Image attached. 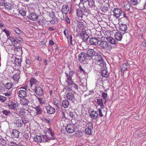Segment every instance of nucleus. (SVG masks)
<instances>
[{
	"label": "nucleus",
	"instance_id": "nucleus-2",
	"mask_svg": "<svg viewBox=\"0 0 146 146\" xmlns=\"http://www.w3.org/2000/svg\"><path fill=\"white\" fill-rule=\"evenodd\" d=\"M113 12L114 16L117 18L121 16V15L123 14V16L121 17V18L124 17L126 19H128V17L126 16L125 13L124 12H123L120 9L115 8L113 9Z\"/></svg>",
	"mask_w": 146,
	"mask_h": 146
},
{
	"label": "nucleus",
	"instance_id": "nucleus-19",
	"mask_svg": "<svg viewBox=\"0 0 146 146\" xmlns=\"http://www.w3.org/2000/svg\"><path fill=\"white\" fill-rule=\"evenodd\" d=\"M20 132L18 131L13 129L12 131L11 135L12 137L15 138H18L19 137Z\"/></svg>",
	"mask_w": 146,
	"mask_h": 146
},
{
	"label": "nucleus",
	"instance_id": "nucleus-51",
	"mask_svg": "<svg viewBox=\"0 0 146 146\" xmlns=\"http://www.w3.org/2000/svg\"><path fill=\"white\" fill-rule=\"evenodd\" d=\"M93 128H86L85 131L88 135H90L91 134L92 129Z\"/></svg>",
	"mask_w": 146,
	"mask_h": 146
},
{
	"label": "nucleus",
	"instance_id": "nucleus-30",
	"mask_svg": "<svg viewBox=\"0 0 146 146\" xmlns=\"http://www.w3.org/2000/svg\"><path fill=\"white\" fill-rule=\"evenodd\" d=\"M30 83L31 87H32L33 85H35L36 86V85L38 84V81L36 79L32 78L30 80Z\"/></svg>",
	"mask_w": 146,
	"mask_h": 146
},
{
	"label": "nucleus",
	"instance_id": "nucleus-17",
	"mask_svg": "<svg viewBox=\"0 0 146 146\" xmlns=\"http://www.w3.org/2000/svg\"><path fill=\"white\" fill-rule=\"evenodd\" d=\"M74 92L73 91L70 90L66 94V98L69 100H73L74 98Z\"/></svg>",
	"mask_w": 146,
	"mask_h": 146
},
{
	"label": "nucleus",
	"instance_id": "nucleus-25",
	"mask_svg": "<svg viewBox=\"0 0 146 146\" xmlns=\"http://www.w3.org/2000/svg\"><path fill=\"white\" fill-rule=\"evenodd\" d=\"M119 29L121 31L125 32L127 30V27L125 24L121 23L120 24L119 27Z\"/></svg>",
	"mask_w": 146,
	"mask_h": 146
},
{
	"label": "nucleus",
	"instance_id": "nucleus-3",
	"mask_svg": "<svg viewBox=\"0 0 146 146\" xmlns=\"http://www.w3.org/2000/svg\"><path fill=\"white\" fill-rule=\"evenodd\" d=\"M66 78V82L68 84L67 87L70 88V86L71 84L73 83V82L72 80V73L71 72L68 73H65Z\"/></svg>",
	"mask_w": 146,
	"mask_h": 146
},
{
	"label": "nucleus",
	"instance_id": "nucleus-47",
	"mask_svg": "<svg viewBox=\"0 0 146 146\" xmlns=\"http://www.w3.org/2000/svg\"><path fill=\"white\" fill-rule=\"evenodd\" d=\"M103 33L106 38V37H110L111 35V33H110V31H108L107 30L104 31H103Z\"/></svg>",
	"mask_w": 146,
	"mask_h": 146
},
{
	"label": "nucleus",
	"instance_id": "nucleus-38",
	"mask_svg": "<svg viewBox=\"0 0 146 146\" xmlns=\"http://www.w3.org/2000/svg\"><path fill=\"white\" fill-rule=\"evenodd\" d=\"M14 86L12 82H8L5 84V88L9 90L12 88Z\"/></svg>",
	"mask_w": 146,
	"mask_h": 146
},
{
	"label": "nucleus",
	"instance_id": "nucleus-26",
	"mask_svg": "<svg viewBox=\"0 0 146 146\" xmlns=\"http://www.w3.org/2000/svg\"><path fill=\"white\" fill-rule=\"evenodd\" d=\"M88 5L89 7L91 8L94 9L96 7L94 0H88Z\"/></svg>",
	"mask_w": 146,
	"mask_h": 146
},
{
	"label": "nucleus",
	"instance_id": "nucleus-56",
	"mask_svg": "<svg viewBox=\"0 0 146 146\" xmlns=\"http://www.w3.org/2000/svg\"><path fill=\"white\" fill-rule=\"evenodd\" d=\"M57 19L56 17H53L52 20L50 21V23L52 24H54L57 22Z\"/></svg>",
	"mask_w": 146,
	"mask_h": 146
},
{
	"label": "nucleus",
	"instance_id": "nucleus-33",
	"mask_svg": "<svg viewBox=\"0 0 146 146\" xmlns=\"http://www.w3.org/2000/svg\"><path fill=\"white\" fill-rule=\"evenodd\" d=\"M9 39L10 40L11 44L14 47L16 46L18 43L17 41L13 37H11L9 38Z\"/></svg>",
	"mask_w": 146,
	"mask_h": 146
},
{
	"label": "nucleus",
	"instance_id": "nucleus-63",
	"mask_svg": "<svg viewBox=\"0 0 146 146\" xmlns=\"http://www.w3.org/2000/svg\"><path fill=\"white\" fill-rule=\"evenodd\" d=\"M66 114H68L70 117H72L74 116V114L72 112L70 111H68V112L66 113Z\"/></svg>",
	"mask_w": 146,
	"mask_h": 146
},
{
	"label": "nucleus",
	"instance_id": "nucleus-49",
	"mask_svg": "<svg viewBox=\"0 0 146 146\" xmlns=\"http://www.w3.org/2000/svg\"><path fill=\"white\" fill-rule=\"evenodd\" d=\"M19 12L22 16H24L26 15V11L25 9L22 8L20 9L19 11Z\"/></svg>",
	"mask_w": 146,
	"mask_h": 146
},
{
	"label": "nucleus",
	"instance_id": "nucleus-58",
	"mask_svg": "<svg viewBox=\"0 0 146 146\" xmlns=\"http://www.w3.org/2000/svg\"><path fill=\"white\" fill-rule=\"evenodd\" d=\"M124 8L126 10L129 11L130 9V5L127 3L126 5H124Z\"/></svg>",
	"mask_w": 146,
	"mask_h": 146
},
{
	"label": "nucleus",
	"instance_id": "nucleus-4",
	"mask_svg": "<svg viewBox=\"0 0 146 146\" xmlns=\"http://www.w3.org/2000/svg\"><path fill=\"white\" fill-rule=\"evenodd\" d=\"M66 129L67 133H72L75 131L76 130L75 126L74 124H69L66 126Z\"/></svg>",
	"mask_w": 146,
	"mask_h": 146
},
{
	"label": "nucleus",
	"instance_id": "nucleus-61",
	"mask_svg": "<svg viewBox=\"0 0 146 146\" xmlns=\"http://www.w3.org/2000/svg\"><path fill=\"white\" fill-rule=\"evenodd\" d=\"M131 4L133 5H136L138 4V2L137 0H131Z\"/></svg>",
	"mask_w": 146,
	"mask_h": 146
},
{
	"label": "nucleus",
	"instance_id": "nucleus-27",
	"mask_svg": "<svg viewBox=\"0 0 146 146\" xmlns=\"http://www.w3.org/2000/svg\"><path fill=\"white\" fill-rule=\"evenodd\" d=\"M36 113H35L34 115L35 116L38 114H41L42 112V110L40 106H37L36 107L34 108Z\"/></svg>",
	"mask_w": 146,
	"mask_h": 146
},
{
	"label": "nucleus",
	"instance_id": "nucleus-31",
	"mask_svg": "<svg viewBox=\"0 0 146 146\" xmlns=\"http://www.w3.org/2000/svg\"><path fill=\"white\" fill-rule=\"evenodd\" d=\"M67 88L68 90H69V89L70 90L73 91L72 90H77L78 89V86L76 84L73 83L71 84L70 88H69L68 87H67Z\"/></svg>",
	"mask_w": 146,
	"mask_h": 146
},
{
	"label": "nucleus",
	"instance_id": "nucleus-37",
	"mask_svg": "<svg viewBox=\"0 0 146 146\" xmlns=\"http://www.w3.org/2000/svg\"><path fill=\"white\" fill-rule=\"evenodd\" d=\"M62 106L64 108H67L69 105L68 101L66 99H64L62 101Z\"/></svg>",
	"mask_w": 146,
	"mask_h": 146
},
{
	"label": "nucleus",
	"instance_id": "nucleus-59",
	"mask_svg": "<svg viewBox=\"0 0 146 146\" xmlns=\"http://www.w3.org/2000/svg\"><path fill=\"white\" fill-rule=\"evenodd\" d=\"M64 33L65 36L68 39L69 36L68 30L66 29H65L64 31Z\"/></svg>",
	"mask_w": 146,
	"mask_h": 146
},
{
	"label": "nucleus",
	"instance_id": "nucleus-29",
	"mask_svg": "<svg viewBox=\"0 0 146 146\" xmlns=\"http://www.w3.org/2000/svg\"><path fill=\"white\" fill-rule=\"evenodd\" d=\"M22 60L20 58H15L14 60V63L15 65H16L20 68L21 66Z\"/></svg>",
	"mask_w": 146,
	"mask_h": 146
},
{
	"label": "nucleus",
	"instance_id": "nucleus-44",
	"mask_svg": "<svg viewBox=\"0 0 146 146\" xmlns=\"http://www.w3.org/2000/svg\"><path fill=\"white\" fill-rule=\"evenodd\" d=\"M68 42L69 41L70 44L73 46L74 45L75 43V40L72 39V36L71 35L69 36V38L68 39Z\"/></svg>",
	"mask_w": 146,
	"mask_h": 146
},
{
	"label": "nucleus",
	"instance_id": "nucleus-20",
	"mask_svg": "<svg viewBox=\"0 0 146 146\" xmlns=\"http://www.w3.org/2000/svg\"><path fill=\"white\" fill-rule=\"evenodd\" d=\"M46 109L47 112L50 114L54 113L55 112V109L50 105L46 106Z\"/></svg>",
	"mask_w": 146,
	"mask_h": 146
},
{
	"label": "nucleus",
	"instance_id": "nucleus-35",
	"mask_svg": "<svg viewBox=\"0 0 146 146\" xmlns=\"http://www.w3.org/2000/svg\"><path fill=\"white\" fill-rule=\"evenodd\" d=\"M20 104L23 105H27L29 103L28 100L26 98H23L20 101Z\"/></svg>",
	"mask_w": 146,
	"mask_h": 146
},
{
	"label": "nucleus",
	"instance_id": "nucleus-1",
	"mask_svg": "<svg viewBox=\"0 0 146 146\" xmlns=\"http://www.w3.org/2000/svg\"><path fill=\"white\" fill-rule=\"evenodd\" d=\"M27 87L26 86L19 88L17 91L18 96L22 98L26 97L27 96Z\"/></svg>",
	"mask_w": 146,
	"mask_h": 146
},
{
	"label": "nucleus",
	"instance_id": "nucleus-10",
	"mask_svg": "<svg viewBox=\"0 0 146 146\" xmlns=\"http://www.w3.org/2000/svg\"><path fill=\"white\" fill-rule=\"evenodd\" d=\"M35 91L36 94L40 96H42L43 94V91L42 88L40 87H36V86L35 85Z\"/></svg>",
	"mask_w": 146,
	"mask_h": 146
},
{
	"label": "nucleus",
	"instance_id": "nucleus-28",
	"mask_svg": "<svg viewBox=\"0 0 146 146\" xmlns=\"http://www.w3.org/2000/svg\"><path fill=\"white\" fill-rule=\"evenodd\" d=\"M4 6L5 8L8 11L13 9V8L12 5L8 2L5 3Z\"/></svg>",
	"mask_w": 146,
	"mask_h": 146
},
{
	"label": "nucleus",
	"instance_id": "nucleus-54",
	"mask_svg": "<svg viewBox=\"0 0 146 146\" xmlns=\"http://www.w3.org/2000/svg\"><path fill=\"white\" fill-rule=\"evenodd\" d=\"M2 112L3 114L5 115H8L11 113L10 111L9 110H3L2 111Z\"/></svg>",
	"mask_w": 146,
	"mask_h": 146
},
{
	"label": "nucleus",
	"instance_id": "nucleus-46",
	"mask_svg": "<svg viewBox=\"0 0 146 146\" xmlns=\"http://www.w3.org/2000/svg\"><path fill=\"white\" fill-rule=\"evenodd\" d=\"M101 96L103 99L105 100V104L106 101L108 99V97L107 94L104 92L102 93Z\"/></svg>",
	"mask_w": 146,
	"mask_h": 146
},
{
	"label": "nucleus",
	"instance_id": "nucleus-13",
	"mask_svg": "<svg viewBox=\"0 0 146 146\" xmlns=\"http://www.w3.org/2000/svg\"><path fill=\"white\" fill-rule=\"evenodd\" d=\"M78 59L81 62H84L86 59H88V57L84 52H82L78 55Z\"/></svg>",
	"mask_w": 146,
	"mask_h": 146
},
{
	"label": "nucleus",
	"instance_id": "nucleus-57",
	"mask_svg": "<svg viewBox=\"0 0 146 146\" xmlns=\"http://www.w3.org/2000/svg\"><path fill=\"white\" fill-rule=\"evenodd\" d=\"M7 143L6 141L3 139H0V144L2 145H5Z\"/></svg>",
	"mask_w": 146,
	"mask_h": 146
},
{
	"label": "nucleus",
	"instance_id": "nucleus-16",
	"mask_svg": "<svg viewBox=\"0 0 146 146\" xmlns=\"http://www.w3.org/2000/svg\"><path fill=\"white\" fill-rule=\"evenodd\" d=\"M80 36L84 41L87 40L89 38V36L87 32L84 31H82L80 34Z\"/></svg>",
	"mask_w": 146,
	"mask_h": 146
},
{
	"label": "nucleus",
	"instance_id": "nucleus-62",
	"mask_svg": "<svg viewBox=\"0 0 146 146\" xmlns=\"http://www.w3.org/2000/svg\"><path fill=\"white\" fill-rule=\"evenodd\" d=\"M15 32L18 34H20L21 32V31L18 28H15L14 30Z\"/></svg>",
	"mask_w": 146,
	"mask_h": 146
},
{
	"label": "nucleus",
	"instance_id": "nucleus-36",
	"mask_svg": "<svg viewBox=\"0 0 146 146\" xmlns=\"http://www.w3.org/2000/svg\"><path fill=\"white\" fill-rule=\"evenodd\" d=\"M29 18L31 20L35 21L38 18V16L35 14L31 13L29 15Z\"/></svg>",
	"mask_w": 146,
	"mask_h": 146
},
{
	"label": "nucleus",
	"instance_id": "nucleus-53",
	"mask_svg": "<svg viewBox=\"0 0 146 146\" xmlns=\"http://www.w3.org/2000/svg\"><path fill=\"white\" fill-rule=\"evenodd\" d=\"M78 26L79 29L81 30H84L85 28V25L83 23H79Z\"/></svg>",
	"mask_w": 146,
	"mask_h": 146
},
{
	"label": "nucleus",
	"instance_id": "nucleus-7",
	"mask_svg": "<svg viewBox=\"0 0 146 146\" xmlns=\"http://www.w3.org/2000/svg\"><path fill=\"white\" fill-rule=\"evenodd\" d=\"M97 54V52L95 51L93 49H89L87 50L86 55L89 58H92L96 56Z\"/></svg>",
	"mask_w": 146,
	"mask_h": 146
},
{
	"label": "nucleus",
	"instance_id": "nucleus-40",
	"mask_svg": "<svg viewBox=\"0 0 146 146\" xmlns=\"http://www.w3.org/2000/svg\"><path fill=\"white\" fill-rule=\"evenodd\" d=\"M101 76L103 77H107L108 75V73L107 70L104 69L101 72Z\"/></svg>",
	"mask_w": 146,
	"mask_h": 146
},
{
	"label": "nucleus",
	"instance_id": "nucleus-6",
	"mask_svg": "<svg viewBox=\"0 0 146 146\" xmlns=\"http://www.w3.org/2000/svg\"><path fill=\"white\" fill-rule=\"evenodd\" d=\"M45 134L46 135L50 137L52 140L54 139H55L53 131L50 128L46 129Z\"/></svg>",
	"mask_w": 146,
	"mask_h": 146
},
{
	"label": "nucleus",
	"instance_id": "nucleus-9",
	"mask_svg": "<svg viewBox=\"0 0 146 146\" xmlns=\"http://www.w3.org/2000/svg\"><path fill=\"white\" fill-rule=\"evenodd\" d=\"M98 46H99L102 49H105L108 46V43L105 41H99Z\"/></svg>",
	"mask_w": 146,
	"mask_h": 146
},
{
	"label": "nucleus",
	"instance_id": "nucleus-42",
	"mask_svg": "<svg viewBox=\"0 0 146 146\" xmlns=\"http://www.w3.org/2000/svg\"><path fill=\"white\" fill-rule=\"evenodd\" d=\"M34 140L36 142L40 143L42 141V139L40 136L36 135L34 138Z\"/></svg>",
	"mask_w": 146,
	"mask_h": 146
},
{
	"label": "nucleus",
	"instance_id": "nucleus-64",
	"mask_svg": "<svg viewBox=\"0 0 146 146\" xmlns=\"http://www.w3.org/2000/svg\"><path fill=\"white\" fill-rule=\"evenodd\" d=\"M98 111L99 116L101 117L103 116L104 115L102 113V110H101V109L99 108L98 109Z\"/></svg>",
	"mask_w": 146,
	"mask_h": 146
},
{
	"label": "nucleus",
	"instance_id": "nucleus-21",
	"mask_svg": "<svg viewBox=\"0 0 146 146\" xmlns=\"http://www.w3.org/2000/svg\"><path fill=\"white\" fill-rule=\"evenodd\" d=\"M99 41L97 39L92 38L90 39L89 42L91 44L98 45Z\"/></svg>",
	"mask_w": 146,
	"mask_h": 146
},
{
	"label": "nucleus",
	"instance_id": "nucleus-24",
	"mask_svg": "<svg viewBox=\"0 0 146 146\" xmlns=\"http://www.w3.org/2000/svg\"><path fill=\"white\" fill-rule=\"evenodd\" d=\"M62 13L66 14L69 11L68 6V5H64L62 6L61 10Z\"/></svg>",
	"mask_w": 146,
	"mask_h": 146
},
{
	"label": "nucleus",
	"instance_id": "nucleus-48",
	"mask_svg": "<svg viewBox=\"0 0 146 146\" xmlns=\"http://www.w3.org/2000/svg\"><path fill=\"white\" fill-rule=\"evenodd\" d=\"M6 48V50L8 52H9L10 51L13 50H14V48L13 46L12 45H7Z\"/></svg>",
	"mask_w": 146,
	"mask_h": 146
},
{
	"label": "nucleus",
	"instance_id": "nucleus-11",
	"mask_svg": "<svg viewBox=\"0 0 146 146\" xmlns=\"http://www.w3.org/2000/svg\"><path fill=\"white\" fill-rule=\"evenodd\" d=\"M89 116L91 120H96L98 116V113L97 111L93 110L91 111L89 114Z\"/></svg>",
	"mask_w": 146,
	"mask_h": 146
},
{
	"label": "nucleus",
	"instance_id": "nucleus-12",
	"mask_svg": "<svg viewBox=\"0 0 146 146\" xmlns=\"http://www.w3.org/2000/svg\"><path fill=\"white\" fill-rule=\"evenodd\" d=\"M8 106L10 109L15 110H17L18 107V106L12 101L9 102L7 104Z\"/></svg>",
	"mask_w": 146,
	"mask_h": 146
},
{
	"label": "nucleus",
	"instance_id": "nucleus-15",
	"mask_svg": "<svg viewBox=\"0 0 146 146\" xmlns=\"http://www.w3.org/2000/svg\"><path fill=\"white\" fill-rule=\"evenodd\" d=\"M20 72L19 71L16 73L14 74L12 78L14 82L17 84L18 83L19 79L20 78Z\"/></svg>",
	"mask_w": 146,
	"mask_h": 146
},
{
	"label": "nucleus",
	"instance_id": "nucleus-23",
	"mask_svg": "<svg viewBox=\"0 0 146 146\" xmlns=\"http://www.w3.org/2000/svg\"><path fill=\"white\" fill-rule=\"evenodd\" d=\"M84 127L86 128H93V124L91 122H88L87 123L86 121H83L82 123Z\"/></svg>",
	"mask_w": 146,
	"mask_h": 146
},
{
	"label": "nucleus",
	"instance_id": "nucleus-50",
	"mask_svg": "<svg viewBox=\"0 0 146 146\" xmlns=\"http://www.w3.org/2000/svg\"><path fill=\"white\" fill-rule=\"evenodd\" d=\"M77 15L78 16L82 17L83 15H84V13L82 10L77 9Z\"/></svg>",
	"mask_w": 146,
	"mask_h": 146
},
{
	"label": "nucleus",
	"instance_id": "nucleus-5",
	"mask_svg": "<svg viewBox=\"0 0 146 146\" xmlns=\"http://www.w3.org/2000/svg\"><path fill=\"white\" fill-rule=\"evenodd\" d=\"M95 59L97 64L103 67L105 65V63L104 62L102 56L100 54H97L96 56Z\"/></svg>",
	"mask_w": 146,
	"mask_h": 146
},
{
	"label": "nucleus",
	"instance_id": "nucleus-41",
	"mask_svg": "<svg viewBox=\"0 0 146 146\" xmlns=\"http://www.w3.org/2000/svg\"><path fill=\"white\" fill-rule=\"evenodd\" d=\"M53 104L58 108H59V106L60 105V103L59 100L56 98H54L53 100Z\"/></svg>",
	"mask_w": 146,
	"mask_h": 146
},
{
	"label": "nucleus",
	"instance_id": "nucleus-43",
	"mask_svg": "<svg viewBox=\"0 0 146 146\" xmlns=\"http://www.w3.org/2000/svg\"><path fill=\"white\" fill-rule=\"evenodd\" d=\"M82 132L80 130H78L76 132L75 134V136L76 137H80L82 135Z\"/></svg>",
	"mask_w": 146,
	"mask_h": 146
},
{
	"label": "nucleus",
	"instance_id": "nucleus-45",
	"mask_svg": "<svg viewBox=\"0 0 146 146\" xmlns=\"http://www.w3.org/2000/svg\"><path fill=\"white\" fill-rule=\"evenodd\" d=\"M25 63L26 66L27 68H29L32 64L31 60L29 59H27L26 60Z\"/></svg>",
	"mask_w": 146,
	"mask_h": 146
},
{
	"label": "nucleus",
	"instance_id": "nucleus-8",
	"mask_svg": "<svg viewBox=\"0 0 146 146\" xmlns=\"http://www.w3.org/2000/svg\"><path fill=\"white\" fill-rule=\"evenodd\" d=\"M130 67V65L128 63L123 64L121 65L120 68L121 73L124 75V71L128 70V68Z\"/></svg>",
	"mask_w": 146,
	"mask_h": 146
},
{
	"label": "nucleus",
	"instance_id": "nucleus-32",
	"mask_svg": "<svg viewBox=\"0 0 146 146\" xmlns=\"http://www.w3.org/2000/svg\"><path fill=\"white\" fill-rule=\"evenodd\" d=\"M42 137L43 140H42V141L43 142H48L49 141L50 139L52 140L50 137L46 135L45 134V135H42Z\"/></svg>",
	"mask_w": 146,
	"mask_h": 146
},
{
	"label": "nucleus",
	"instance_id": "nucleus-55",
	"mask_svg": "<svg viewBox=\"0 0 146 146\" xmlns=\"http://www.w3.org/2000/svg\"><path fill=\"white\" fill-rule=\"evenodd\" d=\"M7 98L3 96L0 95V101L2 102H4L6 100Z\"/></svg>",
	"mask_w": 146,
	"mask_h": 146
},
{
	"label": "nucleus",
	"instance_id": "nucleus-52",
	"mask_svg": "<svg viewBox=\"0 0 146 146\" xmlns=\"http://www.w3.org/2000/svg\"><path fill=\"white\" fill-rule=\"evenodd\" d=\"M66 113H64L63 111H62L61 113V116L62 119V120H65L67 118V117H66Z\"/></svg>",
	"mask_w": 146,
	"mask_h": 146
},
{
	"label": "nucleus",
	"instance_id": "nucleus-18",
	"mask_svg": "<svg viewBox=\"0 0 146 146\" xmlns=\"http://www.w3.org/2000/svg\"><path fill=\"white\" fill-rule=\"evenodd\" d=\"M18 110V113L20 116H23L27 115V113L26 111H28V110H26L23 108H19Z\"/></svg>",
	"mask_w": 146,
	"mask_h": 146
},
{
	"label": "nucleus",
	"instance_id": "nucleus-39",
	"mask_svg": "<svg viewBox=\"0 0 146 146\" xmlns=\"http://www.w3.org/2000/svg\"><path fill=\"white\" fill-rule=\"evenodd\" d=\"M106 39L107 40L111 43L113 44H116V41L115 39L112 37H106Z\"/></svg>",
	"mask_w": 146,
	"mask_h": 146
},
{
	"label": "nucleus",
	"instance_id": "nucleus-22",
	"mask_svg": "<svg viewBox=\"0 0 146 146\" xmlns=\"http://www.w3.org/2000/svg\"><path fill=\"white\" fill-rule=\"evenodd\" d=\"M103 100L102 98H98L96 100V102L97 104L100 106V108L103 109L104 108V106L103 103Z\"/></svg>",
	"mask_w": 146,
	"mask_h": 146
},
{
	"label": "nucleus",
	"instance_id": "nucleus-14",
	"mask_svg": "<svg viewBox=\"0 0 146 146\" xmlns=\"http://www.w3.org/2000/svg\"><path fill=\"white\" fill-rule=\"evenodd\" d=\"M14 123L17 127H20L23 126L24 123L21 118V119H17L15 120Z\"/></svg>",
	"mask_w": 146,
	"mask_h": 146
},
{
	"label": "nucleus",
	"instance_id": "nucleus-34",
	"mask_svg": "<svg viewBox=\"0 0 146 146\" xmlns=\"http://www.w3.org/2000/svg\"><path fill=\"white\" fill-rule=\"evenodd\" d=\"M114 36L115 38L118 40H120L122 38L121 34L118 32L115 33Z\"/></svg>",
	"mask_w": 146,
	"mask_h": 146
},
{
	"label": "nucleus",
	"instance_id": "nucleus-60",
	"mask_svg": "<svg viewBox=\"0 0 146 146\" xmlns=\"http://www.w3.org/2000/svg\"><path fill=\"white\" fill-rule=\"evenodd\" d=\"M14 51H16L18 52L21 51V48L19 46H16L15 47H14Z\"/></svg>",
	"mask_w": 146,
	"mask_h": 146
}]
</instances>
